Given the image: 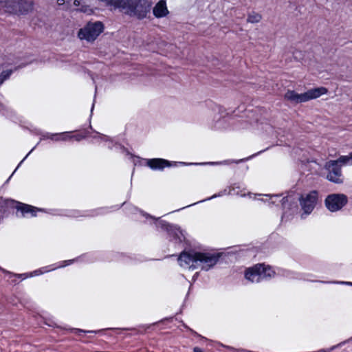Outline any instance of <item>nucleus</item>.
Listing matches in <instances>:
<instances>
[{"mask_svg":"<svg viewBox=\"0 0 352 352\" xmlns=\"http://www.w3.org/2000/svg\"><path fill=\"white\" fill-rule=\"evenodd\" d=\"M219 258L220 253L189 250L182 252L177 261L182 267L208 271L216 265Z\"/></svg>","mask_w":352,"mask_h":352,"instance_id":"obj_1","label":"nucleus"},{"mask_svg":"<svg viewBox=\"0 0 352 352\" xmlns=\"http://www.w3.org/2000/svg\"><path fill=\"white\" fill-rule=\"evenodd\" d=\"M131 212L145 217L146 221L151 225L155 226L157 230H161L167 232L169 241L173 244L175 248L179 249L183 247L186 237L184 232L177 225L169 223L168 222L161 219L160 217L155 218L153 216L138 209L136 207L131 208Z\"/></svg>","mask_w":352,"mask_h":352,"instance_id":"obj_2","label":"nucleus"},{"mask_svg":"<svg viewBox=\"0 0 352 352\" xmlns=\"http://www.w3.org/2000/svg\"><path fill=\"white\" fill-rule=\"evenodd\" d=\"M151 6L149 0H120L118 8L125 14L143 19L150 12Z\"/></svg>","mask_w":352,"mask_h":352,"instance_id":"obj_3","label":"nucleus"},{"mask_svg":"<svg viewBox=\"0 0 352 352\" xmlns=\"http://www.w3.org/2000/svg\"><path fill=\"white\" fill-rule=\"evenodd\" d=\"M327 92V89L324 87L311 89L302 94H298L294 90H288L285 94L284 98L291 102L298 104L318 98Z\"/></svg>","mask_w":352,"mask_h":352,"instance_id":"obj_4","label":"nucleus"},{"mask_svg":"<svg viewBox=\"0 0 352 352\" xmlns=\"http://www.w3.org/2000/svg\"><path fill=\"white\" fill-rule=\"evenodd\" d=\"M74 261H75L74 259L64 261L62 262L61 264L55 263L53 265L43 267L40 269L36 270L30 272V273L12 274L10 272H8V271L2 269L1 267H0V270L2 271L3 272L7 274L8 275H9V278H11L12 276H16L18 278H22L23 279H25L29 277L39 276L43 274L55 270L58 268L65 267L67 265L72 264L74 262Z\"/></svg>","mask_w":352,"mask_h":352,"instance_id":"obj_5","label":"nucleus"},{"mask_svg":"<svg viewBox=\"0 0 352 352\" xmlns=\"http://www.w3.org/2000/svg\"><path fill=\"white\" fill-rule=\"evenodd\" d=\"M104 25L102 22H89L83 28H81L78 36L81 40L89 42L94 41L102 32Z\"/></svg>","mask_w":352,"mask_h":352,"instance_id":"obj_6","label":"nucleus"},{"mask_svg":"<svg viewBox=\"0 0 352 352\" xmlns=\"http://www.w3.org/2000/svg\"><path fill=\"white\" fill-rule=\"evenodd\" d=\"M177 164L183 166H188V165H204L208 163H186V162H170L167 160H164L162 158H153L148 159L146 160V165L153 170H163L166 167H170L173 166H176ZM209 164H214L213 162H210ZM215 164H218L216 162Z\"/></svg>","mask_w":352,"mask_h":352,"instance_id":"obj_7","label":"nucleus"},{"mask_svg":"<svg viewBox=\"0 0 352 352\" xmlns=\"http://www.w3.org/2000/svg\"><path fill=\"white\" fill-rule=\"evenodd\" d=\"M318 200V193L312 190L309 193L302 195L299 198L300 205L304 213L309 214L316 207Z\"/></svg>","mask_w":352,"mask_h":352,"instance_id":"obj_8","label":"nucleus"},{"mask_svg":"<svg viewBox=\"0 0 352 352\" xmlns=\"http://www.w3.org/2000/svg\"><path fill=\"white\" fill-rule=\"evenodd\" d=\"M32 1L26 0H10L6 3L8 9L10 12L16 14H26L33 8Z\"/></svg>","mask_w":352,"mask_h":352,"instance_id":"obj_9","label":"nucleus"},{"mask_svg":"<svg viewBox=\"0 0 352 352\" xmlns=\"http://www.w3.org/2000/svg\"><path fill=\"white\" fill-rule=\"evenodd\" d=\"M347 197L343 194H331L324 201L325 206L331 212L340 210L347 203Z\"/></svg>","mask_w":352,"mask_h":352,"instance_id":"obj_10","label":"nucleus"},{"mask_svg":"<svg viewBox=\"0 0 352 352\" xmlns=\"http://www.w3.org/2000/svg\"><path fill=\"white\" fill-rule=\"evenodd\" d=\"M324 168L328 171L327 178L329 181L336 184H341L343 182L341 166L340 164H338L336 161H328L326 162Z\"/></svg>","mask_w":352,"mask_h":352,"instance_id":"obj_11","label":"nucleus"},{"mask_svg":"<svg viewBox=\"0 0 352 352\" xmlns=\"http://www.w3.org/2000/svg\"><path fill=\"white\" fill-rule=\"evenodd\" d=\"M69 140L74 139L78 142L81 141L87 137L96 140L97 142H105L108 143L107 146L109 148H111L113 145V141L109 137L97 131H94L93 134H90L89 131H86L85 134L78 133L76 135H72V132H69Z\"/></svg>","mask_w":352,"mask_h":352,"instance_id":"obj_12","label":"nucleus"},{"mask_svg":"<svg viewBox=\"0 0 352 352\" xmlns=\"http://www.w3.org/2000/svg\"><path fill=\"white\" fill-rule=\"evenodd\" d=\"M262 264H256L246 270L245 277L252 283H258L262 280Z\"/></svg>","mask_w":352,"mask_h":352,"instance_id":"obj_13","label":"nucleus"},{"mask_svg":"<svg viewBox=\"0 0 352 352\" xmlns=\"http://www.w3.org/2000/svg\"><path fill=\"white\" fill-rule=\"evenodd\" d=\"M17 211H20L23 217L30 215V217H35L38 211L42 210L30 205L18 203L16 206Z\"/></svg>","mask_w":352,"mask_h":352,"instance_id":"obj_14","label":"nucleus"},{"mask_svg":"<svg viewBox=\"0 0 352 352\" xmlns=\"http://www.w3.org/2000/svg\"><path fill=\"white\" fill-rule=\"evenodd\" d=\"M153 13L156 18H162L167 16L169 12L166 1L160 0L157 2L153 9Z\"/></svg>","mask_w":352,"mask_h":352,"instance_id":"obj_15","label":"nucleus"},{"mask_svg":"<svg viewBox=\"0 0 352 352\" xmlns=\"http://www.w3.org/2000/svg\"><path fill=\"white\" fill-rule=\"evenodd\" d=\"M69 137H70L69 131L56 133H45L42 134L41 140L50 139L56 142L67 141L69 140Z\"/></svg>","mask_w":352,"mask_h":352,"instance_id":"obj_16","label":"nucleus"},{"mask_svg":"<svg viewBox=\"0 0 352 352\" xmlns=\"http://www.w3.org/2000/svg\"><path fill=\"white\" fill-rule=\"evenodd\" d=\"M105 210L104 208H99L96 210H87V211H74L72 214H69L70 217H73L75 218H78L79 217H95L103 213V211Z\"/></svg>","mask_w":352,"mask_h":352,"instance_id":"obj_17","label":"nucleus"},{"mask_svg":"<svg viewBox=\"0 0 352 352\" xmlns=\"http://www.w3.org/2000/svg\"><path fill=\"white\" fill-rule=\"evenodd\" d=\"M262 19V15L254 11L250 12L248 14L247 22L250 23H258Z\"/></svg>","mask_w":352,"mask_h":352,"instance_id":"obj_18","label":"nucleus"},{"mask_svg":"<svg viewBox=\"0 0 352 352\" xmlns=\"http://www.w3.org/2000/svg\"><path fill=\"white\" fill-rule=\"evenodd\" d=\"M286 201H287V197H284L280 199V195H272L269 199V204H278V202H280L284 206Z\"/></svg>","mask_w":352,"mask_h":352,"instance_id":"obj_19","label":"nucleus"},{"mask_svg":"<svg viewBox=\"0 0 352 352\" xmlns=\"http://www.w3.org/2000/svg\"><path fill=\"white\" fill-rule=\"evenodd\" d=\"M261 275L263 280L264 279H267L274 276V272L270 267H265V265L262 264Z\"/></svg>","mask_w":352,"mask_h":352,"instance_id":"obj_20","label":"nucleus"},{"mask_svg":"<svg viewBox=\"0 0 352 352\" xmlns=\"http://www.w3.org/2000/svg\"><path fill=\"white\" fill-rule=\"evenodd\" d=\"M338 164L342 165H352L351 157L349 153V155H341L338 160H335Z\"/></svg>","mask_w":352,"mask_h":352,"instance_id":"obj_21","label":"nucleus"},{"mask_svg":"<svg viewBox=\"0 0 352 352\" xmlns=\"http://www.w3.org/2000/svg\"><path fill=\"white\" fill-rule=\"evenodd\" d=\"M12 73V70H5L3 71L0 74V85L3 83V82L8 79L10 76V75Z\"/></svg>","mask_w":352,"mask_h":352,"instance_id":"obj_22","label":"nucleus"},{"mask_svg":"<svg viewBox=\"0 0 352 352\" xmlns=\"http://www.w3.org/2000/svg\"><path fill=\"white\" fill-rule=\"evenodd\" d=\"M104 329H100L98 331H85L80 329H72V331L74 332L75 334H79L80 333H98L101 331H102Z\"/></svg>","mask_w":352,"mask_h":352,"instance_id":"obj_23","label":"nucleus"},{"mask_svg":"<svg viewBox=\"0 0 352 352\" xmlns=\"http://www.w3.org/2000/svg\"><path fill=\"white\" fill-rule=\"evenodd\" d=\"M219 194H214V195H212V197H208V198H206V199H203V200H201V201H197V202H196V203H195V204H190V205H189V206H192V205H195V204H199V203L204 202V201H208V200H210V199H213V198H215V197H219ZM187 207H188V206Z\"/></svg>","mask_w":352,"mask_h":352,"instance_id":"obj_24","label":"nucleus"},{"mask_svg":"<svg viewBox=\"0 0 352 352\" xmlns=\"http://www.w3.org/2000/svg\"><path fill=\"white\" fill-rule=\"evenodd\" d=\"M185 327L187 328L186 326H185ZM188 329L195 336L198 337V338H200L201 340H206V338L201 336V335H199V333H197V332H195V331H193L192 329H190L188 327Z\"/></svg>","mask_w":352,"mask_h":352,"instance_id":"obj_25","label":"nucleus"},{"mask_svg":"<svg viewBox=\"0 0 352 352\" xmlns=\"http://www.w3.org/2000/svg\"><path fill=\"white\" fill-rule=\"evenodd\" d=\"M35 147H34L26 155L25 157L21 161L19 164L18 165L17 168L23 162V161L28 157V155L32 153V151L34 149Z\"/></svg>","mask_w":352,"mask_h":352,"instance_id":"obj_26","label":"nucleus"},{"mask_svg":"<svg viewBox=\"0 0 352 352\" xmlns=\"http://www.w3.org/2000/svg\"><path fill=\"white\" fill-rule=\"evenodd\" d=\"M5 212H6L5 208H4L3 207H1V208H0V218H1H1H3V214H4V213H5Z\"/></svg>","mask_w":352,"mask_h":352,"instance_id":"obj_27","label":"nucleus"},{"mask_svg":"<svg viewBox=\"0 0 352 352\" xmlns=\"http://www.w3.org/2000/svg\"><path fill=\"white\" fill-rule=\"evenodd\" d=\"M334 283H340V284H344V285H351L352 286V282H344V281H342V282H333Z\"/></svg>","mask_w":352,"mask_h":352,"instance_id":"obj_28","label":"nucleus"},{"mask_svg":"<svg viewBox=\"0 0 352 352\" xmlns=\"http://www.w3.org/2000/svg\"><path fill=\"white\" fill-rule=\"evenodd\" d=\"M193 352H204V351H202V350L199 347L195 346L193 348Z\"/></svg>","mask_w":352,"mask_h":352,"instance_id":"obj_29","label":"nucleus"},{"mask_svg":"<svg viewBox=\"0 0 352 352\" xmlns=\"http://www.w3.org/2000/svg\"><path fill=\"white\" fill-rule=\"evenodd\" d=\"M58 6H63L65 4V0H57Z\"/></svg>","mask_w":352,"mask_h":352,"instance_id":"obj_30","label":"nucleus"},{"mask_svg":"<svg viewBox=\"0 0 352 352\" xmlns=\"http://www.w3.org/2000/svg\"><path fill=\"white\" fill-rule=\"evenodd\" d=\"M214 111L219 113L220 112V106L216 105L215 109H214Z\"/></svg>","mask_w":352,"mask_h":352,"instance_id":"obj_31","label":"nucleus"},{"mask_svg":"<svg viewBox=\"0 0 352 352\" xmlns=\"http://www.w3.org/2000/svg\"><path fill=\"white\" fill-rule=\"evenodd\" d=\"M74 4L75 6H78L80 5V1L74 0Z\"/></svg>","mask_w":352,"mask_h":352,"instance_id":"obj_32","label":"nucleus"},{"mask_svg":"<svg viewBox=\"0 0 352 352\" xmlns=\"http://www.w3.org/2000/svg\"><path fill=\"white\" fill-rule=\"evenodd\" d=\"M228 162L227 161H224V162H221V164H228Z\"/></svg>","mask_w":352,"mask_h":352,"instance_id":"obj_33","label":"nucleus"},{"mask_svg":"<svg viewBox=\"0 0 352 352\" xmlns=\"http://www.w3.org/2000/svg\"><path fill=\"white\" fill-rule=\"evenodd\" d=\"M94 107V103H93L92 107H91V113H92V111H93Z\"/></svg>","mask_w":352,"mask_h":352,"instance_id":"obj_34","label":"nucleus"},{"mask_svg":"<svg viewBox=\"0 0 352 352\" xmlns=\"http://www.w3.org/2000/svg\"><path fill=\"white\" fill-rule=\"evenodd\" d=\"M243 160H239V161H236V163H239V162H243Z\"/></svg>","mask_w":352,"mask_h":352,"instance_id":"obj_35","label":"nucleus"},{"mask_svg":"<svg viewBox=\"0 0 352 352\" xmlns=\"http://www.w3.org/2000/svg\"><path fill=\"white\" fill-rule=\"evenodd\" d=\"M180 210H181V209H177V210H174L173 212L179 211Z\"/></svg>","mask_w":352,"mask_h":352,"instance_id":"obj_36","label":"nucleus"},{"mask_svg":"<svg viewBox=\"0 0 352 352\" xmlns=\"http://www.w3.org/2000/svg\"><path fill=\"white\" fill-rule=\"evenodd\" d=\"M234 194L239 195V192H234Z\"/></svg>","mask_w":352,"mask_h":352,"instance_id":"obj_37","label":"nucleus"},{"mask_svg":"<svg viewBox=\"0 0 352 352\" xmlns=\"http://www.w3.org/2000/svg\"><path fill=\"white\" fill-rule=\"evenodd\" d=\"M124 330H130V329H128V328H126V329H124Z\"/></svg>","mask_w":352,"mask_h":352,"instance_id":"obj_38","label":"nucleus"},{"mask_svg":"<svg viewBox=\"0 0 352 352\" xmlns=\"http://www.w3.org/2000/svg\"><path fill=\"white\" fill-rule=\"evenodd\" d=\"M240 351H241V352H245V351H243V350H241Z\"/></svg>","mask_w":352,"mask_h":352,"instance_id":"obj_39","label":"nucleus"}]
</instances>
